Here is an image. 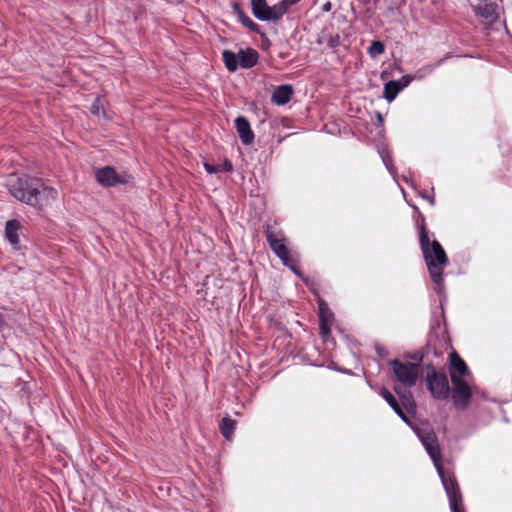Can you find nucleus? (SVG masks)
<instances>
[{
  "instance_id": "5",
  "label": "nucleus",
  "mask_w": 512,
  "mask_h": 512,
  "mask_svg": "<svg viewBox=\"0 0 512 512\" xmlns=\"http://www.w3.org/2000/svg\"><path fill=\"white\" fill-rule=\"evenodd\" d=\"M264 232L271 250L281 260L283 265L288 267L297 276L302 277L301 272L297 268V258L288 250L284 235L282 233H274L269 226L265 228Z\"/></svg>"
},
{
  "instance_id": "24",
  "label": "nucleus",
  "mask_w": 512,
  "mask_h": 512,
  "mask_svg": "<svg viewBox=\"0 0 512 512\" xmlns=\"http://www.w3.org/2000/svg\"><path fill=\"white\" fill-rule=\"evenodd\" d=\"M385 52V46L381 41H372L368 48V53L372 58L382 55Z\"/></svg>"
},
{
  "instance_id": "26",
  "label": "nucleus",
  "mask_w": 512,
  "mask_h": 512,
  "mask_svg": "<svg viewBox=\"0 0 512 512\" xmlns=\"http://www.w3.org/2000/svg\"><path fill=\"white\" fill-rule=\"evenodd\" d=\"M326 43L329 48L335 49L340 45V36L338 34L329 35Z\"/></svg>"
},
{
  "instance_id": "3",
  "label": "nucleus",
  "mask_w": 512,
  "mask_h": 512,
  "mask_svg": "<svg viewBox=\"0 0 512 512\" xmlns=\"http://www.w3.org/2000/svg\"><path fill=\"white\" fill-rule=\"evenodd\" d=\"M421 217V223L417 224L419 229V243L428 267L431 280L435 284L437 293H441L444 288L443 269L448 263L447 255L441 244L433 240L430 242L428 232L425 228L424 218Z\"/></svg>"
},
{
  "instance_id": "9",
  "label": "nucleus",
  "mask_w": 512,
  "mask_h": 512,
  "mask_svg": "<svg viewBox=\"0 0 512 512\" xmlns=\"http://www.w3.org/2000/svg\"><path fill=\"white\" fill-rule=\"evenodd\" d=\"M473 11L486 27L494 24L499 18L498 5L490 0H478Z\"/></svg>"
},
{
  "instance_id": "11",
  "label": "nucleus",
  "mask_w": 512,
  "mask_h": 512,
  "mask_svg": "<svg viewBox=\"0 0 512 512\" xmlns=\"http://www.w3.org/2000/svg\"><path fill=\"white\" fill-rule=\"evenodd\" d=\"M24 226L15 219L8 220L5 224V238L14 250L20 249V235L23 234Z\"/></svg>"
},
{
  "instance_id": "32",
  "label": "nucleus",
  "mask_w": 512,
  "mask_h": 512,
  "mask_svg": "<svg viewBox=\"0 0 512 512\" xmlns=\"http://www.w3.org/2000/svg\"><path fill=\"white\" fill-rule=\"evenodd\" d=\"M332 9V4L330 1H327L325 2L323 5H322V11L323 12H330Z\"/></svg>"
},
{
  "instance_id": "7",
  "label": "nucleus",
  "mask_w": 512,
  "mask_h": 512,
  "mask_svg": "<svg viewBox=\"0 0 512 512\" xmlns=\"http://www.w3.org/2000/svg\"><path fill=\"white\" fill-rule=\"evenodd\" d=\"M426 386L433 398L437 400H447L451 389L448 378L444 372H439L432 368L426 375Z\"/></svg>"
},
{
  "instance_id": "25",
  "label": "nucleus",
  "mask_w": 512,
  "mask_h": 512,
  "mask_svg": "<svg viewBox=\"0 0 512 512\" xmlns=\"http://www.w3.org/2000/svg\"><path fill=\"white\" fill-rule=\"evenodd\" d=\"M90 112L95 116L105 115L103 102L100 97L95 98L91 105Z\"/></svg>"
},
{
  "instance_id": "14",
  "label": "nucleus",
  "mask_w": 512,
  "mask_h": 512,
  "mask_svg": "<svg viewBox=\"0 0 512 512\" xmlns=\"http://www.w3.org/2000/svg\"><path fill=\"white\" fill-rule=\"evenodd\" d=\"M450 374L454 373L460 378H471V373L464 360L456 353L452 352L449 356Z\"/></svg>"
},
{
  "instance_id": "2",
  "label": "nucleus",
  "mask_w": 512,
  "mask_h": 512,
  "mask_svg": "<svg viewBox=\"0 0 512 512\" xmlns=\"http://www.w3.org/2000/svg\"><path fill=\"white\" fill-rule=\"evenodd\" d=\"M420 436L422 438V445L433 461L436 471L441 479L442 485L449 500L451 512H462V496L460 494L455 477L452 474L444 471L441 459V450L437 436H435L430 431H422L420 432Z\"/></svg>"
},
{
  "instance_id": "18",
  "label": "nucleus",
  "mask_w": 512,
  "mask_h": 512,
  "mask_svg": "<svg viewBox=\"0 0 512 512\" xmlns=\"http://www.w3.org/2000/svg\"><path fill=\"white\" fill-rule=\"evenodd\" d=\"M222 58H223L225 66L229 72H235L238 69V67L240 66L239 55L235 54L234 52H232L230 50H224L222 52Z\"/></svg>"
},
{
  "instance_id": "34",
  "label": "nucleus",
  "mask_w": 512,
  "mask_h": 512,
  "mask_svg": "<svg viewBox=\"0 0 512 512\" xmlns=\"http://www.w3.org/2000/svg\"><path fill=\"white\" fill-rule=\"evenodd\" d=\"M403 180H404L407 184L412 185L408 177L403 176Z\"/></svg>"
},
{
  "instance_id": "29",
  "label": "nucleus",
  "mask_w": 512,
  "mask_h": 512,
  "mask_svg": "<svg viewBox=\"0 0 512 512\" xmlns=\"http://www.w3.org/2000/svg\"><path fill=\"white\" fill-rule=\"evenodd\" d=\"M301 0H281L280 3L281 5L283 6V8L286 9V12H288L289 8L295 4H297L298 2H300Z\"/></svg>"
},
{
  "instance_id": "22",
  "label": "nucleus",
  "mask_w": 512,
  "mask_h": 512,
  "mask_svg": "<svg viewBox=\"0 0 512 512\" xmlns=\"http://www.w3.org/2000/svg\"><path fill=\"white\" fill-rule=\"evenodd\" d=\"M251 7L253 15L260 21H265L268 9V5L266 0H252L251 1Z\"/></svg>"
},
{
  "instance_id": "28",
  "label": "nucleus",
  "mask_w": 512,
  "mask_h": 512,
  "mask_svg": "<svg viewBox=\"0 0 512 512\" xmlns=\"http://www.w3.org/2000/svg\"><path fill=\"white\" fill-rule=\"evenodd\" d=\"M413 80V76L404 75L400 80H397L402 90L407 87Z\"/></svg>"
},
{
  "instance_id": "6",
  "label": "nucleus",
  "mask_w": 512,
  "mask_h": 512,
  "mask_svg": "<svg viewBox=\"0 0 512 512\" xmlns=\"http://www.w3.org/2000/svg\"><path fill=\"white\" fill-rule=\"evenodd\" d=\"M394 378L404 387H413L419 377V366L411 362H402L398 359L390 361Z\"/></svg>"
},
{
  "instance_id": "21",
  "label": "nucleus",
  "mask_w": 512,
  "mask_h": 512,
  "mask_svg": "<svg viewBox=\"0 0 512 512\" xmlns=\"http://www.w3.org/2000/svg\"><path fill=\"white\" fill-rule=\"evenodd\" d=\"M235 10L237 12L238 20L243 26L249 28L255 33L261 34L260 26L257 23H255L248 15L240 10L238 6H235Z\"/></svg>"
},
{
  "instance_id": "13",
  "label": "nucleus",
  "mask_w": 512,
  "mask_h": 512,
  "mask_svg": "<svg viewBox=\"0 0 512 512\" xmlns=\"http://www.w3.org/2000/svg\"><path fill=\"white\" fill-rule=\"evenodd\" d=\"M333 313L328 305L323 301H319V328L322 335H326L331 330V324L333 321Z\"/></svg>"
},
{
  "instance_id": "31",
  "label": "nucleus",
  "mask_w": 512,
  "mask_h": 512,
  "mask_svg": "<svg viewBox=\"0 0 512 512\" xmlns=\"http://www.w3.org/2000/svg\"><path fill=\"white\" fill-rule=\"evenodd\" d=\"M419 195L423 198V199H426L431 205H434L435 203V198L434 196H429L427 195L426 193L424 192H420Z\"/></svg>"
},
{
  "instance_id": "27",
  "label": "nucleus",
  "mask_w": 512,
  "mask_h": 512,
  "mask_svg": "<svg viewBox=\"0 0 512 512\" xmlns=\"http://www.w3.org/2000/svg\"><path fill=\"white\" fill-rule=\"evenodd\" d=\"M204 168L207 173L209 174H215L221 172L220 165L218 164H210V163H204Z\"/></svg>"
},
{
  "instance_id": "33",
  "label": "nucleus",
  "mask_w": 512,
  "mask_h": 512,
  "mask_svg": "<svg viewBox=\"0 0 512 512\" xmlns=\"http://www.w3.org/2000/svg\"><path fill=\"white\" fill-rule=\"evenodd\" d=\"M5 324L4 316L0 313V328Z\"/></svg>"
},
{
  "instance_id": "16",
  "label": "nucleus",
  "mask_w": 512,
  "mask_h": 512,
  "mask_svg": "<svg viewBox=\"0 0 512 512\" xmlns=\"http://www.w3.org/2000/svg\"><path fill=\"white\" fill-rule=\"evenodd\" d=\"M238 55L240 67L244 69H249L255 66L259 58L258 52L252 48L240 50Z\"/></svg>"
},
{
  "instance_id": "19",
  "label": "nucleus",
  "mask_w": 512,
  "mask_h": 512,
  "mask_svg": "<svg viewBox=\"0 0 512 512\" xmlns=\"http://www.w3.org/2000/svg\"><path fill=\"white\" fill-rule=\"evenodd\" d=\"M286 13V9L283 8L280 2L273 6H268L267 13H265V21L276 22L280 20Z\"/></svg>"
},
{
  "instance_id": "30",
  "label": "nucleus",
  "mask_w": 512,
  "mask_h": 512,
  "mask_svg": "<svg viewBox=\"0 0 512 512\" xmlns=\"http://www.w3.org/2000/svg\"><path fill=\"white\" fill-rule=\"evenodd\" d=\"M219 165L221 168V172H231L233 170V165L228 160H225L222 164Z\"/></svg>"
},
{
  "instance_id": "1",
  "label": "nucleus",
  "mask_w": 512,
  "mask_h": 512,
  "mask_svg": "<svg viewBox=\"0 0 512 512\" xmlns=\"http://www.w3.org/2000/svg\"><path fill=\"white\" fill-rule=\"evenodd\" d=\"M9 193L22 203L41 208L57 198V191L46 186L42 179L12 174L6 183Z\"/></svg>"
},
{
  "instance_id": "35",
  "label": "nucleus",
  "mask_w": 512,
  "mask_h": 512,
  "mask_svg": "<svg viewBox=\"0 0 512 512\" xmlns=\"http://www.w3.org/2000/svg\"><path fill=\"white\" fill-rule=\"evenodd\" d=\"M378 120L381 121V122L383 121L382 116L379 113H378Z\"/></svg>"
},
{
  "instance_id": "10",
  "label": "nucleus",
  "mask_w": 512,
  "mask_h": 512,
  "mask_svg": "<svg viewBox=\"0 0 512 512\" xmlns=\"http://www.w3.org/2000/svg\"><path fill=\"white\" fill-rule=\"evenodd\" d=\"M97 182L105 187H112L118 184L127 183V179L119 175L111 166L99 168L95 172Z\"/></svg>"
},
{
  "instance_id": "8",
  "label": "nucleus",
  "mask_w": 512,
  "mask_h": 512,
  "mask_svg": "<svg viewBox=\"0 0 512 512\" xmlns=\"http://www.w3.org/2000/svg\"><path fill=\"white\" fill-rule=\"evenodd\" d=\"M470 378H460L451 373V381L453 384L452 402L455 408L464 409L468 406L472 397V390L468 383Z\"/></svg>"
},
{
  "instance_id": "15",
  "label": "nucleus",
  "mask_w": 512,
  "mask_h": 512,
  "mask_svg": "<svg viewBox=\"0 0 512 512\" xmlns=\"http://www.w3.org/2000/svg\"><path fill=\"white\" fill-rule=\"evenodd\" d=\"M293 94V88L289 84H283L278 86L272 94V101L277 105L287 104Z\"/></svg>"
},
{
  "instance_id": "12",
  "label": "nucleus",
  "mask_w": 512,
  "mask_h": 512,
  "mask_svg": "<svg viewBox=\"0 0 512 512\" xmlns=\"http://www.w3.org/2000/svg\"><path fill=\"white\" fill-rule=\"evenodd\" d=\"M235 127L241 142L244 145H250L254 141V132L251 129L249 121L242 116L235 119Z\"/></svg>"
},
{
  "instance_id": "20",
  "label": "nucleus",
  "mask_w": 512,
  "mask_h": 512,
  "mask_svg": "<svg viewBox=\"0 0 512 512\" xmlns=\"http://www.w3.org/2000/svg\"><path fill=\"white\" fill-rule=\"evenodd\" d=\"M402 91L398 81L391 80L384 85V98L387 102H392L399 92Z\"/></svg>"
},
{
  "instance_id": "17",
  "label": "nucleus",
  "mask_w": 512,
  "mask_h": 512,
  "mask_svg": "<svg viewBox=\"0 0 512 512\" xmlns=\"http://www.w3.org/2000/svg\"><path fill=\"white\" fill-rule=\"evenodd\" d=\"M221 434L226 440H231L236 429V421L229 416L224 417L219 425Z\"/></svg>"
},
{
  "instance_id": "23",
  "label": "nucleus",
  "mask_w": 512,
  "mask_h": 512,
  "mask_svg": "<svg viewBox=\"0 0 512 512\" xmlns=\"http://www.w3.org/2000/svg\"><path fill=\"white\" fill-rule=\"evenodd\" d=\"M378 152H379V155L383 161V164L385 165V167L387 168L388 172L393 176L395 177L396 175V168L392 162V158L390 156V153L389 151L384 148V147H379L378 148Z\"/></svg>"
},
{
  "instance_id": "4",
  "label": "nucleus",
  "mask_w": 512,
  "mask_h": 512,
  "mask_svg": "<svg viewBox=\"0 0 512 512\" xmlns=\"http://www.w3.org/2000/svg\"><path fill=\"white\" fill-rule=\"evenodd\" d=\"M395 391L400 396L402 405L405 408L407 413L404 412V410L399 405L396 398L387 389H385V388L381 389L380 394L387 401V403L394 410V412L402 419V421L405 422L406 424H408L413 429V431L418 436V438L421 442H422V438L420 436V432H422V431H424V432L430 431L436 436L435 432L429 425H427V424L414 425L411 422L408 414H414L415 410H416V404H415L412 394L410 392L402 393L400 391V389H398L397 387L395 388Z\"/></svg>"
}]
</instances>
